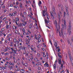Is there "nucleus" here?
Listing matches in <instances>:
<instances>
[{
  "label": "nucleus",
  "instance_id": "nucleus-1",
  "mask_svg": "<svg viewBox=\"0 0 73 73\" xmlns=\"http://www.w3.org/2000/svg\"><path fill=\"white\" fill-rule=\"evenodd\" d=\"M44 10L43 11V16L44 17H45V16H48V15H49V14L48 13V12H46V11H47V9L46 8V7H44Z\"/></svg>",
  "mask_w": 73,
  "mask_h": 73
},
{
  "label": "nucleus",
  "instance_id": "nucleus-2",
  "mask_svg": "<svg viewBox=\"0 0 73 73\" xmlns=\"http://www.w3.org/2000/svg\"><path fill=\"white\" fill-rule=\"evenodd\" d=\"M69 27L68 29V32L67 33L69 35H71V21H70L69 22Z\"/></svg>",
  "mask_w": 73,
  "mask_h": 73
},
{
  "label": "nucleus",
  "instance_id": "nucleus-3",
  "mask_svg": "<svg viewBox=\"0 0 73 73\" xmlns=\"http://www.w3.org/2000/svg\"><path fill=\"white\" fill-rule=\"evenodd\" d=\"M54 45L55 46L56 48H58V49H60V48H60V47H59V46H58L57 47V42H54Z\"/></svg>",
  "mask_w": 73,
  "mask_h": 73
},
{
  "label": "nucleus",
  "instance_id": "nucleus-4",
  "mask_svg": "<svg viewBox=\"0 0 73 73\" xmlns=\"http://www.w3.org/2000/svg\"><path fill=\"white\" fill-rule=\"evenodd\" d=\"M63 29H64V27H62V29H61V35L62 37H63L64 36V35L63 34V32L62 31H63Z\"/></svg>",
  "mask_w": 73,
  "mask_h": 73
},
{
  "label": "nucleus",
  "instance_id": "nucleus-5",
  "mask_svg": "<svg viewBox=\"0 0 73 73\" xmlns=\"http://www.w3.org/2000/svg\"><path fill=\"white\" fill-rule=\"evenodd\" d=\"M68 56H69V57L70 58V60L72 62V58L71 57V55L70 53L68 54Z\"/></svg>",
  "mask_w": 73,
  "mask_h": 73
},
{
  "label": "nucleus",
  "instance_id": "nucleus-6",
  "mask_svg": "<svg viewBox=\"0 0 73 73\" xmlns=\"http://www.w3.org/2000/svg\"><path fill=\"white\" fill-rule=\"evenodd\" d=\"M58 62L59 64H61V59L59 58L58 59Z\"/></svg>",
  "mask_w": 73,
  "mask_h": 73
},
{
  "label": "nucleus",
  "instance_id": "nucleus-7",
  "mask_svg": "<svg viewBox=\"0 0 73 73\" xmlns=\"http://www.w3.org/2000/svg\"><path fill=\"white\" fill-rule=\"evenodd\" d=\"M63 63H61V64H60L61 65V67L62 68H63V65L65 64L64 61L63 62Z\"/></svg>",
  "mask_w": 73,
  "mask_h": 73
},
{
  "label": "nucleus",
  "instance_id": "nucleus-8",
  "mask_svg": "<svg viewBox=\"0 0 73 73\" xmlns=\"http://www.w3.org/2000/svg\"><path fill=\"white\" fill-rule=\"evenodd\" d=\"M57 23H56L55 24V25L56 26V31H58V27H57Z\"/></svg>",
  "mask_w": 73,
  "mask_h": 73
},
{
  "label": "nucleus",
  "instance_id": "nucleus-9",
  "mask_svg": "<svg viewBox=\"0 0 73 73\" xmlns=\"http://www.w3.org/2000/svg\"><path fill=\"white\" fill-rule=\"evenodd\" d=\"M45 23H47L48 24V23H49V22H50V21L49 20H48V21L46 20V19L45 20Z\"/></svg>",
  "mask_w": 73,
  "mask_h": 73
},
{
  "label": "nucleus",
  "instance_id": "nucleus-10",
  "mask_svg": "<svg viewBox=\"0 0 73 73\" xmlns=\"http://www.w3.org/2000/svg\"><path fill=\"white\" fill-rule=\"evenodd\" d=\"M53 66L54 69H55V68H56V64H54Z\"/></svg>",
  "mask_w": 73,
  "mask_h": 73
},
{
  "label": "nucleus",
  "instance_id": "nucleus-11",
  "mask_svg": "<svg viewBox=\"0 0 73 73\" xmlns=\"http://www.w3.org/2000/svg\"><path fill=\"white\" fill-rule=\"evenodd\" d=\"M19 21V18H16V21Z\"/></svg>",
  "mask_w": 73,
  "mask_h": 73
},
{
  "label": "nucleus",
  "instance_id": "nucleus-12",
  "mask_svg": "<svg viewBox=\"0 0 73 73\" xmlns=\"http://www.w3.org/2000/svg\"><path fill=\"white\" fill-rule=\"evenodd\" d=\"M58 56L60 58H62V57L61 56V55H60V54H59V53H58Z\"/></svg>",
  "mask_w": 73,
  "mask_h": 73
},
{
  "label": "nucleus",
  "instance_id": "nucleus-13",
  "mask_svg": "<svg viewBox=\"0 0 73 73\" xmlns=\"http://www.w3.org/2000/svg\"><path fill=\"white\" fill-rule=\"evenodd\" d=\"M13 41L14 42H16V38H14L13 40Z\"/></svg>",
  "mask_w": 73,
  "mask_h": 73
},
{
  "label": "nucleus",
  "instance_id": "nucleus-14",
  "mask_svg": "<svg viewBox=\"0 0 73 73\" xmlns=\"http://www.w3.org/2000/svg\"><path fill=\"white\" fill-rule=\"evenodd\" d=\"M54 10H55V8H54V7H53L52 8V11L53 12H54Z\"/></svg>",
  "mask_w": 73,
  "mask_h": 73
},
{
  "label": "nucleus",
  "instance_id": "nucleus-15",
  "mask_svg": "<svg viewBox=\"0 0 73 73\" xmlns=\"http://www.w3.org/2000/svg\"><path fill=\"white\" fill-rule=\"evenodd\" d=\"M8 50H7V49L6 48L5 49V50H3L4 52H6Z\"/></svg>",
  "mask_w": 73,
  "mask_h": 73
},
{
  "label": "nucleus",
  "instance_id": "nucleus-16",
  "mask_svg": "<svg viewBox=\"0 0 73 73\" xmlns=\"http://www.w3.org/2000/svg\"><path fill=\"white\" fill-rule=\"evenodd\" d=\"M65 8L66 9V11L68 12V8L67 7H65Z\"/></svg>",
  "mask_w": 73,
  "mask_h": 73
},
{
  "label": "nucleus",
  "instance_id": "nucleus-17",
  "mask_svg": "<svg viewBox=\"0 0 73 73\" xmlns=\"http://www.w3.org/2000/svg\"><path fill=\"white\" fill-rule=\"evenodd\" d=\"M39 4H40V5H41V4H42L41 3V1H39Z\"/></svg>",
  "mask_w": 73,
  "mask_h": 73
},
{
  "label": "nucleus",
  "instance_id": "nucleus-18",
  "mask_svg": "<svg viewBox=\"0 0 73 73\" xmlns=\"http://www.w3.org/2000/svg\"><path fill=\"white\" fill-rule=\"evenodd\" d=\"M8 27H9V25H7L6 26V28H7V29H8Z\"/></svg>",
  "mask_w": 73,
  "mask_h": 73
},
{
  "label": "nucleus",
  "instance_id": "nucleus-19",
  "mask_svg": "<svg viewBox=\"0 0 73 73\" xmlns=\"http://www.w3.org/2000/svg\"><path fill=\"white\" fill-rule=\"evenodd\" d=\"M13 52H13V53H14V54H15H15H16V50H13Z\"/></svg>",
  "mask_w": 73,
  "mask_h": 73
},
{
  "label": "nucleus",
  "instance_id": "nucleus-20",
  "mask_svg": "<svg viewBox=\"0 0 73 73\" xmlns=\"http://www.w3.org/2000/svg\"><path fill=\"white\" fill-rule=\"evenodd\" d=\"M24 65H25V66L27 67L28 65V64L27 63H25V64H24Z\"/></svg>",
  "mask_w": 73,
  "mask_h": 73
},
{
  "label": "nucleus",
  "instance_id": "nucleus-21",
  "mask_svg": "<svg viewBox=\"0 0 73 73\" xmlns=\"http://www.w3.org/2000/svg\"><path fill=\"white\" fill-rule=\"evenodd\" d=\"M21 5H20V8H22V5H23V4H21V3H20Z\"/></svg>",
  "mask_w": 73,
  "mask_h": 73
},
{
  "label": "nucleus",
  "instance_id": "nucleus-22",
  "mask_svg": "<svg viewBox=\"0 0 73 73\" xmlns=\"http://www.w3.org/2000/svg\"><path fill=\"white\" fill-rule=\"evenodd\" d=\"M12 68H13V66H11V67H10V70H11V69H12Z\"/></svg>",
  "mask_w": 73,
  "mask_h": 73
},
{
  "label": "nucleus",
  "instance_id": "nucleus-23",
  "mask_svg": "<svg viewBox=\"0 0 73 73\" xmlns=\"http://www.w3.org/2000/svg\"><path fill=\"white\" fill-rule=\"evenodd\" d=\"M51 15L52 16V19H54V17H53V15L52 14H51Z\"/></svg>",
  "mask_w": 73,
  "mask_h": 73
},
{
  "label": "nucleus",
  "instance_id": "nucleus-24",
  "mask_svg": "<svg viewBox=\"0 0 73 73\" xmlns=\"http://www.w3.org/2000/svg\"><path fill=\"white\" fill-rule=\"evenodd\" d=\"M14 13V14L13 15V16H15V15H16V12H15Z\"/></svg>",
  "mask_w": 73,
  "mask_h": 73
},
{
  "label": "nucleus",
  "instance_id": "nucleus-25",
  "mask_svg": "<svg viewBox=\"0 0 73 73\" xmlns=\"http://www.w3.org/2000/svg\"><path fill=\"white\" fill-rule=\"evenodd\" d=\"M71 41H72L73 42V36H72V38L71 39Z\"/></svg>",
  "mask_w": 73,
  "mask_h": 73
},
{
  "label": "nucleus",
  "instance_id": "nucleus-26",
  "mask_svg": "<svg viewBox=\"0 0 73 73\" xmlns=\"http://www.w3.org/2000/svg\"><path fill=\"white\" fill-rule=\"evenodd\" d=\"M39 36L38 38V40H40V37H41V36L40 35H39Z\"/></svg>",
  "mask_w": 73,
  "mask_h": 73
},
{
  "label": "nucleus",
  "instance_id": "nucleus-27",
  "mask_svg": "<svg viewBox=\"0 0 73 73\" xmlns=\"http://www.w3.org/2000/svg\"><path fill=\"white\" fill-rule=\"evenodd\" d=\"M57 23V21H55L54 22V24H55Z\"/></svg>",
  "mask_w": 73,
  "mask_h": 73
},
{
  "label": "nucleus",
  "instance_id": "nucleus-28",
  "mask_svg": "<svg viewBox=\"0 0 73 73\" xmlns=\"http://www.w3.org/2000/svg\"><path fill=\"white\" fill-rule=\"evenodd\" d=\"M58 52H59L60 50H61L60 49V48H59L58 49Z\"/></svg>",
  "mask_w": 73,
  "mask_h": 73
},
{
  "label": "nucleus",
  "instance_id": "nucleus-29",
  "mask_svg": "<svg viewBox=\"0 0 73 73\" xmlns=\"http://www.w3.org/2000/svg\"><path fill=\"white\" fill-rule=\"evenodd\" d=\"M65 15H66V13L64 11V16H65Z\"/></svg>",
  "mask_w": 73,
  "mask_h": 73
},
{
  "label": "nucleus",
  "instance_id": "nucleus-30",
  "mask_svg": "<svg viewBox=\"0 0 73 73\" xmlns=\"http://www.w3.org/2000/svg\"><path fill=\"white\" fill-rule=\"evenodd\" d=\"M48 64V63L47 62H46V63L44 64V66H46V65Z\"/></svg>",
  "mask_w": 73,
  "mask_h": 73
},
{
  "label": "nucleus",
  "instance_id": "nucleus-31",
  "mask_svg": "<svg viewBox=\"0 0 73 73\" xmlns=\"http://www.w3.org/2000/svg\"><path fill=\"white\" fill-rule=\"evenodd\" d=\"M60 15H58V18L59 19H61V17H60Z\"/></svg>",
  "mask_w": 73,
  "mask_h": 73
},
{
  "label": "nucleus",
  "instance_id": "nucleus-32",
  "mask_svg": "<svg viewBox=\"0 0 73 73\" xmlns=\"http://www.w3.org/2000/svg\"><path fill=\"white\" fill-rule=\"evenodd\" d=\"M70 3L72 4V0H70Z\"/></svg>",
  "mask_w": 73,
  "mask_h": 73
},
{
  "label": "nucleus",
  "instance_id": "nucleus-33",
  "mask_svg": "<svg viewBox=\"0 0 73 73\" xmlns=\"http://www.w3.org/2000/svg\"><path fill=\"white\" fill-rule=\"evenodd\" d=\"M23 32H24V33H26L25 32V29H23Z\"/></svg>",
  "mask_w": 73,
  "mask_h": 73
},
{
  "label": "nucleus",
  "instance_id": "nucleus-34",
  "mask_svg": "<svg viewBox=\"0 0 73 73\" xmlns=\"http://www.w3.org/2000/svg\"><path fill=\"white\" fill-rule=\"evenodd\" d=\"M59 35L60 36V37L61 36V33L59 32Z\"/></svg>",
  "mask_w": 73,
  "mask_h": 73
},
{
  "label": "nucleus",
  "instance_id": "nucleus-35",
  "mask_svg": "<svg viewBox=\"0 0 73 73\" xmlns=\"http://www.w3.org/2000/svg\"><path fill=\"white\" fill-rule=\"evenodd\" d=\"M11 50H12L13 52L14 50H13V48H11Z\"/></svg>",
  "mask_w": 73,
  "mask_h": 73
},
{
  "label": "nucleus",
  "instance_id": "nucleus-36",
  "mask_svg": "<svg viewBox=\"0 0 73 73\" xmlns=\"http://www.w3.org/2000/svg\"><path fill=\"white\" fill-rule=\"evenodd\" d=\"M31 49L32 50H33V51H34V49H33V48H32V47H31Z\"/></svg>",
  "mask_w": 73,
  "mask_h": 73
},
{
  "label": "nucleus",
  "instance_id": "nucleus-37",
  "mask_svg": "<svg viewBox=\"0 0 73 73\" xmlns=\"http://www.w3.org/2000/svg\"><path fill=\"white\" fill-rule=\"evenodd\" d=\"M26 35L27 36H28V35H29V33H28L27 32V33H26Z\"/></svg>",
  "mask_w": 73,
  "mask_h": 73
},
{
  "label": "nucleus",
  "instance_id": "nucleus-38",
  "mask_svg": "<svg viewBox=\"0 0 73 73\" xmlns=\"http://www.w3.org/2000/svg\"><path fill=\"white\" fill-rule=\"evenodd\" d=\"M19 40L20 42H21H21H22V40L21 39H19Z\"/></svg>",
  "mask_w": 73,
  "mask_h": 73
},
{
  "label": "nucleus",
  "instance_id": "nucleus-39",
  "mask_svg": "<svg viewBox=\"0 0 73 73\" xmlns=\"http://www.w3.org/2000/svg\"><path fill=\"white\" fill-rule=\"evenodd\" d=\"M9 63L10 64V65H12V63L11 62H9Z\"/></svg>",
  "mask_w": 73,
  "mask_h": 73
},
{
  "label": "nucleus",
  "instance_id": "nucleus-40",
  "mask_svg": "<svg viewBox=\"0 0 73 73\" xmlns=\"http://www.w3.org/2000/svg\"><path fill=\"white\" fill-rule=\"evenodd\" d=\"M3 44V42H2V41H0V44Z\"/></svg>",
  "mask_w": 73,
  "mask_h": 73
},
{
  "label": "nucleus",
  "instance_id": "nucleus-41",
  "mask_svg": "<svg viewBox=\"0 0 73 73\" xmlns=\"http://www.w3.org/2000/svg\"><path fill=\"white\" fill-rule=\"evenodd\" d=\"M46 55L47 56V57H48V53H46Z\"/></svg>",
  "mask_w": 73,
  "mask_h": 73
},
{
  "label": "nucleus",
  "instance_id": "nucleus-42",
  "mask_svg": "<svg viewBox=\"0 0 73 73\" xmlns=\"http://www.w3.org/2000/svg\"><path fill=\"white\" fill-rule=\"evenodd\" d=\"M68 44H69V43H70V42L69 41V40H68Z\"/></svg>",
  "mask_w": 73,
  "mask_h": 73
},
{
  "label": "nucleus",
  "instance_id": "nucleus-43",
  "mask_svg": "<svg viewBox=\"0 0 73 73\" xmlns=\"http://www.w3.org/2000/svg\"><path fill=\"white\" fill-rule=\"evenodd\" d=\"M43 56L44 57H46V55L44 54L43 55Z\"/></svg>",
  "mask_w": 73,
  "mask_h": 73
},
{
  "label": "nucleus",
  "instance_id": "nucleus-44",
  "mask_svg": "<svg viewBox=\"0 0 73 73\" xmlns=\"http://www.w3.org/2000/svg\"><path fill=\"white\" fill-rule=\"evenodd\" d=\"M31 38H28V40H29V41H30V40H31Z\"/></svg>",
  "mask_w": 73,
  "mask_h": 73
},
{
  "label": "nucleus",
  "instance_id": "nucleus-45",
  "mask_svg": "<svg viewBox=\"0 0 73 73\" xmlns=\"http://www.w3.org/2000/svg\"><path fill=\"white\" fill-rule=\"evenodd\" d=\"M15 23L17 25H18V24H17V21H15Z\"/></svg>",
  "mask_w": 73,
  "mask_h": 73
},
{
  "label": "nucleus",
  "instance_id": "nucleus-46",
  "mask_svg": "<svg viewBox=\"0 0 73 73\" xmlns=\"http://www.w3.org/2000/svg\"><path fill=\"white\" fill-rule=\"evenodd\" d=\"M46 65L47 67H49V64H48V63Z\"/></svg>",
  "mask_w": 73,
  "mask_h": 73
},
{
  "label": "nucleus",
  "instance_id": "nucleus-47",
  "mask_svg": "<svg viewBox=\"0 0 73 73\" xmlns=\"http://www.w3.org/2000/svg\"><path fill=\"white\" fill-rule=\"evenodd\" d=\"M9 36H12V34H9Z\"/></svg>",
  "mask_w": 73,
  "mask_h": 73
},
{
  "label": "nucleus",
  "instance_id": "nucleus-48",
  "mask_svg": "<svg viewBox=\"0 0 73 73\" xmlns=\"http://www.w3.org/2000/svg\"><path fill=\"white\" fill-rule=\"evenodd\" d=\"M49 37L50 38H52V36H51V35H50Z\"/></svg>",
  "mask_w": 73,
  "mask_h": 73
},
{
  "label": "nucleus",
  "instance_id": "nucleus-49",
  "mask_svg": "<svg viewBox=\"0 0 73 73\" xmlns=\"http://www.w3.org/2000/svg\"><path fill=\"white\" fill-rule=\"evenodd\" d=\"M19 25L20 27H21V23H19Z\"/></svg>",
  "mask_w": 73,
  "mask_h": 73
},
{
  "label": "nucleus",
  "instance_id": "nucleus-50",
  "mask_svg": "<svg viewBox=\"0 0 73 73\" xmlns=\"http://www.w3.org/2000/svg\"><path fill=\"white\" fill-rule=\"evenodd\" d=\"M3 68L4 69H6V67H3Z\"/></svg>",
  "mask_w": 73,
  "mask_h": 73
},
{
  "label": "nucleus",
  "instance_id": "nucleus-51",
  "mask_svg": "<svg viewBox=\"0 0 73 73\" xmlns=\"http://www.w3.org/2000/svg\"><path fill=\"white\" fill-rule=\"evenodd\" d=\"M17 64V65H20V63L19 62H18Z\"/></svg>",
  "mask_w": 73,
  "mask_h": 73
},
{
  "label": "nucleus",
  "instance_id": "nucleus-52",
  "mask_svg": "<svg viewBox=\"0 0 73 73\" xmlns=\"http://www.w3.org/2000/svg\"><path fill=\"white\" fill-rule=\"evenodd\" d=\"M38 69L39 70H41V68L40 67H38Z\"/></svg>",
  "mask_w": 73,
  "mask_h": 73
},
{
  "label": "nucleus",
  "instance_id": "nucleus-53",
  "mask_svg": "<svg viewBox=\"0 0 73 73\" xmlns=\"http://www.w3.org/2000/svg\"><path fill=\"white\" fill-rule=\"evenodd\" d=\"M42 41H43V42H44V39L43 38H42Z\"/></svg>",
  "mask_w": 73,
  "mask_h": 73
},
{
  "label": "nucleus",
  "instance_id": "nucleus-54",
  "mask_svg": "<svg viewBox=\"0 0 73 73\" xmlns=\"http://www.w3.org/2000/svg\"><path fill=\"white\" fill-rule=\"evenodd\" d=\"M10 38H8L9 41H11V40H10Z\"/></svg>",
  "mask_w": 73,
  "mask_h": 73
},
{
  "label": "nucleus",
  "instance_id": "nucleus-55",
  "mask_svg": "<svg viewBox=\"0 0 73 73\" xmlns=\"http://www.w3.org/2000/svg\"><path fill=\"white\" fill-rule=\"evenodd\" d=\"M32 63V64H33L34 65H35V62H33Z\"/></svg>",
  "mask_w": 73,
  "mask_h": 73
},
{
  "label": "nucleus",
  "instance_id": "nucleus-56",
  "mask_svg": "<svg viewBox=\"0 0 73 73\" xmlns=\"http://www.w3.org/2000/svg\"><path fill=\"white\" fill-rule=\"evenodd\" d=\"M15 27V29L16 30L17 29V27H15V26H14Z\"/></svg>",
  "mask_w": 73,
  "mask_h": 73
},
{
  "label": "nucleus",
  "instance_id": "nucleus-57",
  "mask_svg": "<svg viewBox=\"0 0 73 73\" xmlns=\"http://www.w3.org/2000/svg\"><path fill=\"white\" fill-rule=\"evenodd\" d=\"M5 67H7V64H5Z\"/></svg>",
  "mask_w": 73,
  "mask_h": 73
},
{
  "label": "nucleus",
  "instance_id": "nucleus-58",
  "mask_svg": "<svg viewBox=\"0 0 73 73\" xmlns=\"http://www.w3.org/2000/svg\"><path fill=\"white\" fill-rule=\"evenodd\" d=\"M6 60H8V58H6Z\"/></svg>",
  "mask_w": 73,
  "mask_h": 73
},
{
  "label": "nucleus",
  "instance_id": "nucleus-59",
  "mask_svg": "<svg viewBox=\"0 0 73 73\" xmlns=\"http://www.w3.org/2000/svg\"><path fill=\"white\" fill-rule=\"evenodd\" d=\"M5 42H6V43H7L8 42V41H7V40H5Z\"/></svg>",
  "mask_w": 73,
  "mask_h": 73
},
{
  "label": "nucleus",
  "instance_id": "nucleus-60",
  "mask_svg": "<svg viewBox=\"0 0 73 73\" xmlns=\"http://www.w3.org/2000/svg\"><path fill=\"white\" fill-rule=\"evenodd\" d=\"M10 6L11 7H13V5H11V4L10 5Z\"/></svg>",
  "mask_w": 73,
  "mask_h": 73
},
{
  "label": "nucleus",
  "instance_id": "nucleus-61",
  "mask_svg": "<svg viewBox=\"0 0 73 73\" xmlns=\"http://www.w3.org/2000/svg\"><path fill=\"white\" fill-rule=\"evenodd\" d=\"M16 5H18V2H17V1L16 2Z\"/></svg>",
  "mask_w": 73,
  "mask_h": 73
},
{
  "label": "nucleus",
  "instance_id": "nucleus-62",
  "mask_svg": "<svg viewBox=\"0 0 73 73\" xmlns=\"http://www.w3.org/2000/svg\"><path fill=\"white\" fill-rule=\"evenodd\" d=\"M4 12H7V10H5L4 11Z\"/></svg>",
  "mask_w": 73,
  "mask_h": 73
},
{
  "label": "nucleus",
  "instance_id": "nucleus-63",
  "mask_svg": "<svg viewBox=\"0 0 73 73\" xmlns=\"http://www.w3.org/2000/svg\"><path fill=\"white\" fill-rule=\"evenodd\" d=\"M16 68H18V67L17 66V65H16Z\"/></svg>",
  "mask_w": 73,
  "mask_h": 73
},
{
  "label": "nucleus",
  "instance_id": "nucleus-64",
  "mask_svg": "<svg viewBox=\"0 0 73 73\" xmlns=\"http://www.w3.org/2000/svg\"><path fill=\"white\" fill-rule=\"evenodd\" d=\"M4 40V38H2L1 41H3Z\"/></svg>",
  "mask_w": 73,
  "mask_h": 73
}]
</instances>
